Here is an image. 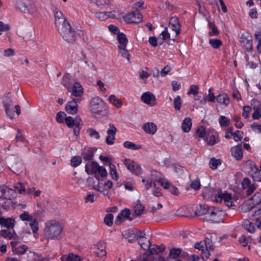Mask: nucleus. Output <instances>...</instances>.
Masks as SVG:
<instances>
[{"instance_id": "f257e3e1", "label": "nucleus", "mask_w": 261, "mask_h": 261, "mask_svg": "<svg viewBox=\"0 0 261 261\" xmlns=\"http://www.w3.org/2000/svg\"><path fill=\"white\" fill-rule=\"evenodd\" d=\"M62 227L59 222L51 220L46 223L44 236L47 240H59L62 238Z\"/></svg>"}, {"instance_id": "f03ea898", "label": "nucleus", "mask_w": 261, "mask_h": 261, "mask_svg": "<svg viewBox=\"0 0 261 261\" xmlns=\"http://www.w3.org/2000/svg\"><path fill=\"white\" fill-rule=\"evenodd\" d=\"M87 182L89 187L100 192L105 196H107L110 198L109 191L107 189H104L103 187L107 186L108 189H111L113 186V183L111 181L108 180L103 184L100 185L98 176L95 175V178L93 177L88 178Z\"/></svg>"}, {"instance_id": "7ed1b4c3", "label": "nucleus", "mask_w": 261, "mask_h": 261, "mask_svg": "<svg viewBox=\"0 0 261 261\" xmlns=\"http://www.w3.org/2000/svg\"><path fill=\"white\" fill-rule=\"evenodd\" d=\"M63 39L69 43H73L76 39V32L71 28L69 23H65L64 25L57 29Z\"/></svg>"}, {"instance_id": "20e7f679", "label": "nucleus", "mask_w": 261, "mask_h": 261, "mask_svg": "<svg viewBox=\"0 0 261 261\" xmlns=\"http://www.w3.org/2000/svg\"><path fill=\"white\" fill-rule=\"evenodd\" d=\"M3 104L5 108L7 115L13 119L14 116V111L13 110V101L10 93H8L4 98Z\"/></svg>"}, {"instance_id": "39448f33", "label": "nucleus", "mask_w": 261, "mask_h": 261, "mask_svg": "<svg viewBox=\"0 0 261 261\" xmlns=\"http://www.w3.org/2000/svg\"><path fill=\"white\" fill-rule=\"evenodd\" d=\"M17 35L25 41H29L34 37L35 32L32 28H21L17 31Z\"/></svg>"}, {"instance_id": "423d86ee", "label": "nucleus", "mask_w": 261, "mask_h": 261, "mask_svg": "<svg viewBox=\"0 0 261 261\" xmlns=\"http://www.w3.org/2000/svg\"><path fill=\"white\" fill-rule=\"evenodd\" d=\"M103 105L101 99L98 97H94L90 102V110L93 113L99 114L102 111Z\"/></svg>"}, {"instance_id": "0eeeda50", "label": "nucleus", "mask_w": 261, "mask_h": 261, "mask_svg": "<svg viewBox=\"0 0 261 261\" xmlns=\"http://www.w3.org/2000/svg\"><path fill=\"white\" fill-rule=\"evenodd\" d=\"M123 17L127 23H137L141 21L142 19L141 14L138 11L132 12Z\"/></svg>"}, {"instance_id": "6e6552de", "label": "nucleus", "mask_w": 261, "mask_h": 261, "mask_svg": "<svg viewBox=\"0 0 261 261\" xmlns=\"http://www.w3.org/2000/svg\"><path fill=\"white\" fill-rule=\"evenodd\" d=\"M117 129L113 124L110 123L109 128L107 131V136L106 139V142L108 145H113L115 140V135Z\"/></svg>"}, {"instance_id": "1a4fd4ad", "label": "nucleus", "mask_w": 261, "mask_h": 261, "mask_svg": "<svg viewBox=\"0 0 261 261\" xmlns=\"http://www.w3.org/2000/svg\"><path fill=\"white\" fill-rule=\"evenodd\" d=\"M221 212L215 208H211V212L208 216H206L207 221H211L215 223H220L223 221V219L220 217Z\"/></svg>"}, {"instance_id": "9d476101", "label": "nucleus", "mask_w": 261, "mask_h": 261, "mask_svg": "<svg viewBox=\"0 0 261 261\" xmlns=\"http://www.w3.org/2000/svg\"><path fill=\"white\" fill-rule=\"evenodd\" d=\"M141 99L145 103L150 106H154L156 104L155 96L149 92L144 93L141 96Z\"/></svg>"}, {"instance_id": "9b49d317", "label": "nucleus", "mask_w": 261, "mask_h": 261, "mask_svg": "<svg viewBox=\"0 0 261 261\" xmlns=\"http://www.w3.org/2000/svg\"><path fill=\"white\" fill-rule=\"evenodd\" d=\"M169 27L172 31L175 32V37L176 38L180 34L181 28V25L177 17L173 16L171 18L169 21Z\"/></svg>"}, {"instance_id": "f8f14e48", "label": "nucleus", "mask_w": 261, "mask_h": 261, "mask_svg": "<svg viewBox=\"0 0 261 261\" xmlns=\"http://www.w3.org/2000/svg\"><path fill=\"white\" fill-rule=\"evenodd\" d=\"M18 243L19 241L17 240L11 242L13 252L18 254H24L27 251L28 247L24 245L17 247Z\"/></svg>"}, {"instance_id": "ddd939ff", "label": "nucleus", "mask_w": 261, "mask_h": 261, "mask_svg": "<svg viewBox=\"0 0 261 261\" xmlns=\"http://www.w3.org/2000/svg\"><path fill=\"white\" fill-rule=\"evenodd\" d=\"M55 24L57 29L64 25L65 23H69L65 17L60 11H56L55 13Z\"/></svg>"}, {"instance_id": "4468645a", "label": "nucleus", "mask_w": 261, "mask_h": 261, "mask_svg": "<svg viewBox=\"0 0 261 261\" xmlns=\"http://www.w3.org/2000/svg\"><path fill=\"white\" fill-rule=\"evenodd\" d=\"M17 5L21 11L24 13L30 12L31 10L30 0H18Z\"/></svg>"}, {"instance_id": "2eb2a0df", "label": "nucleus", "mask_w": 261, "mask_h": 261, "mask_svg": "<svg viewBox=\"0 0 261 261\" xmlns=\"http://www.w3.org/2000/svg\"><path fill=\"white\" fill-rule=\"evenodd\" d=\"M65 121L66 125L69 128H73L75 125H83L82 121L79 116L75 117V119L69 116L65 118Z\"/></svg>"}, {"instance_id": "dca6fc26", "label": "nucleus", "mask_w": 261, "mask_h": 261, "mask_svg": "<svg viewBox=\"0 0 261 261\" xmlns=\"http://www.w3.org/2000/svg\"><path fill=\"white\" fill-rule=\"evenodd\" d=\"M93 253L98 257H102L106 255L105 247L101 243L95 245L93 248Z\"/></svg>"}, {"instance_id": "f3484780", "label": "nucleus", "mask_w": 261, "mask_h": 261, "mask_svg": "<svg viewBox=\"0 0 261 261\" xmlns=\"http://www.w3.org/2000/svg\"><path fill=\"white\" fill-rule=\"evenodd\" d=\"M99 166L96 162H88L85 166V171L88 174H95L97 173Z\"/></svg>"}, {"instance_id": "a211bd4d", "label": "nucleus", "mask_w": 261, "mask_h": 261, "mask_svg": "<svg viewBox=\"0 0 261 261\" xmlns=\"http://www.w3.org/2000/svg\"><path fill=\"white\" fill-rule=\"evenodd\" d=\"M232 156L237 160L240 161L243 158L242 147L241 145L232 147L230 149Z\"/></svg>"}, {"instance_id": "6ab92c4d", "label": "nucleus", "mask_w": 261, "mask_h": 261, "mask_svg": "<svg viewBox=\"0 0 261 261\" xmlns=\"http://www.w3.org/2000/svg\"><path fill=\"white\" fill-rule=\"evenodd\" d=\"M213 208V207H209L207 205L200 204L196 210L195 214L198 216L206 215V216H207L211 212V208Z\"/></svg>"}, {"instance_id": "aec40b11", "label": "nucleus", "mask_w": 261, "mask_h": 261, "mask_svg": "<svg viewBox=\"0 0 261 261\" xmlns=\"http://www.w3.org/2000/svg\"><path fill=\"white\" fill-rule=\"evenodd\" d=\"M250 183L251 181L248 177H245L242 182V186L243 189L248 188L247 190V194L248 195H251L255 189V187L254 185H251Z\"/></svg>"}, {"instance_id": "412c9836", "label": "nucleus", "mask_w": 261, "mask_h": 261, "mask_svg": "<svg viewBox=\"0 0 261 261\" xmlns=\"http://www.w3.org/2000/svg\"><path fill=\"white\" fill-rule=\"evenodd\" d=\"M142 129L144 132L150 135H153L157 130V126L153 122H147L142 125Z\"/></svg>"}, {"instance_id": "4be33fe9", "label": "nucleus", "mask_w": 261, "mask_h": 261, "mask_svg": "<svg viewBox=\"0 0 261 261\" xmlns=\"http://www.w3.org/2000/svg\"><path fill=\"white\" fill-rule=\"evenodd\" d=\"M77 103L74 100H72L67 103L66 106V111L70 114H75L77 112Z\"/></svg>"}, {"instance_id": "5701e85b", "label": "nucleus", "mask_w": 261, "mask_h": 261, "mask_svg": "<svg viewBox=\"0 0 261 261\" xmlns=\"http://www.w3.org/2000/svg\"><path fill=\"white\" fill-rule=\"evenodd\" d=\"M71 93L75 97H79L82 95L83 88L80 83H74L71 89Z\"/></svg>"}, {"instance_id": "b1692460", "label": "nucleus", "mask_w": 261, "mask_h": 261, "mask_svg": "<svg viewBox=\"0 0 261 261\" xmlns=\"http://www.w3.org/2000/svg\"><path fill=\"white\" fill-rule=\"evenodd\" d=\"M14 220L11 218H0V224L3 227H5L8 229H12L14 226Z\"/></svg>"}, {"instance_id": "393cba45", "label": "nucleus", "mask_w": 261, "mask_h": 261, "mask_svg": "<svg viewBox=\"0 0 261 261\" xmlns=\"http://www.w3.org/2000/svg\"><path fill=\"white\" fill-rule=\"evenodd\" d=\"M240 42L241 44L248 51H250L252 49V41L242 35L241 37Z\"/></svg>"}, {"instance_id": "a878e982", "label": "nucleus", "mask_w": 261, "mask_h": 261, "mask_svg": "<svg viewBox=\"0 0 261 261\" xmlns=\"http://www.w3.org/2000/svg\"><path fill=\"white\" fill-rule=\"evenodd\" d=\"M232 197L230 194L228 193H223L222 191H219L216 196V201L224 200V202L231 200Z\"/></svg>"}, {"instance_id": "bb28decb", "label": "nucleus", "mask_w": 261, "mask_h": 261, "mask_svg": "<svg viewBox=\"0 0 261 261\" xmlns=\"http://www.w3.org/2000/svg\"><path fill=\"white\" fill-rule=\"evenodd\" d=\"M117 40L119 42L118 48H122V47H126L128 42V40L126 38V36L123 33H118Z\"/></svg>"}, {"instance_id": "cd10ccee", "label": "nucleus", "mask_w": 261, "mask_h": 261, "mask_svg": "<svg viewBox=\"0 0 261 261\" xmlns=\"http://www.w3.org/2000/svg\"><path fill=\"white\" fill-rule=\"evenodd\" d=\"M217 101L224 106H227L229 103V99L228 96L224 93L220 94L216 97Z\"/></svg>"}, {"instance_id": "c85d7f7f", "label": "nucleus", "mask_w": 261, "mask_h": 261, "mask_svg": "<svg viewBox=\"0 0 261 261\" xmlns=\"http://www.w3.org/2000/svg\"><path fill=\"white\" fill-rule=\"evenodd\" d=\"M192 120L191 118L188 117L185 118L181 124V129L183 132L188 133L191 128L192 126Z\"/></svg>"}, {"instance_id": "c756f323", "label": "nucleus", "mask_w": 261, "mask_h": 261, "mask_svg": "<svg viewBox=\"0 0 261 261\" xmlns=\"http://www.w3.org/2000/svg\"><path fill=\"white\" fill-rule=\"evenodd\" d=\"M148 249H149V252L150 254H156L158 253L164 251L165 246L164 245H161L160 246L155 245L152 246L150 245Z\"/></svg>"}, {"instance_id": "7c9ffc66", "label": "nucleus", "mask_w": 261, "mask_h": 261, "mask_svg": "<svg viewBox=\"0 0 261 261\" xmlns=\"http://www.w3.org/2000/svg\"><path fill=\"white\" fill-rule=\"evenodd\" d=\"M82 156L85 161L91 160L94 156V151L91 148L84 149Z\"/></svg>"}, {"instance_id": "2f4dec72", "label": "nucleus", "mask_w": 261, "mask_h": 261, "mask_svg": "<svg viewBox=\"0 0 261 261\" xmlns=\"http://www.w3.org/2000/svg\"><path fill=\"white\" fill-rule=\"evenodd\" d=\"M144 207L140 203V201L137 200L135 202L134 212L137 216H139L142 214L144 211Z\"/></svg>"}, {"instance_id": "473e14b6", "label": "nucleus", "mask_w": 261, "mask_h": 261, "mask_svg": "<svg viewBox=\"0 0 261 261\" xmlns=\"http://www.w3.org/2000/svg\"><path fill=\"white\" fill-rule=\"evenodd\" d=\"M249 174L254 181H261V170H258V168H257L254 171L250 172Z\"/></svg>"}, {"instance_id": "72a5a7b5", "label": "nucleus", "mask_w": 261, "mask_h": 261, "mask_svg": "<svg viewBox=\"0 0 261 261\" xmlns=\"http://www.w3.org/2000/svg\"><path fill=\"white\" fill-rule=\"evenodd\" d=\"M243 226L249 232H254L255 231V227L252 222H250L248 220H245L243 222Z\"/></svg>"}, {"instance_id": "f704fd0d", "label": "nucleus", "mask_w": 261, "mask_h": 261, "mask_svg": "<svg viewBox=\"0 0 261 261\" xmlns=\"http://www.w3.org/2000/svg\"><path fill=\"white\" fill-rule=\"evenodd\" d=\"M123 146L125 148L131 150H138L141 148V146L139 144H136L130 141H125L123 143Z\"/></svg>"}, {"instance_id": "c9c22d12", "label": "nucleus", "mask_w": 261, "mask_h": 261, "mask_svg": "<svg viewBox=\"0 0 261 261\" xmlns=\"http://www.w3.org/2000/svg\"><path fill=\"white\" fill-rule=\"evenodd\" d=\"M109 167H110V174L112 177V178L117 180L118 179L119 175L117 172L116 167L114 164L112 163L109 164Z\"/></svg>"}, {"instance_id": "e433bc0d", "label": "nucleus", "mask_w": 261, "mask_h": 261, "mask_svg": "<svg viewBox=\"0 0 261 261\" xmlns=\"http://www.w3.org/2000/svg\"><path fill=\"white\" fill-rule=\"evenodd\" d=\"M62 261H81V257L73 253H70L66 257L62 258Z\"/></svg>"}, {"instance_id": "4c0bfd02", "label": "nucleus", "mask_w": 261, "mask_h": 261, "mask_svg": "<svg viewBox=\"0 0 261 261\" xmlns=\"http://www.w3.org/2000/svg\"><path fill=\"white\" fill-rule=\"evenodd\" d=\"M87 133L90 138L98 140L100 138V136L99 133L92 128H89L87 129Z\"/></svg>"}, {"instance_id": "58836bf2", "label": "nucleus", "mask_w": 261, "mask_h": 261, "mask_svg": "<svg viewBox=\"0 0 261 261\" xmlns=\"http://www.w3.org/2000/svg\"><path fill=\"white\" fill-rule=\"evenodd\" d=\"M107 15H108V18H111V19H119L120 18L121 16V13L119 11H109L107 12Z\"/></svg>"}, {"instance_id": "ea45409f", "label": "nucleus", "mask_w": 261, "mask_h": 261, "mask_svg": "<svg viewBox=\"0 0 261 261\" xmlns=\"http://www.w3.org/2000/svg\"><path fill=\"white\" fill-rule=\"evenodd\" d=\"M141 247L144 250L148 249L150 246V242L146 238H143L138 241Z\"/></svg>"}, {"instance_id": "a19ab883", "label": "nucleus", "mask_w": 261, "mask_h": 261, "mask_svg": "<svg viewBox=\"0 0 261 261\" xmlns=\"http://www.w3.org/2000/svg\"><path fill=\"white\" fill-rule=\"evenodd\" d=\"M109 100L117 108H119L122 106V101L120 99H117L114 95H110Z\"/></svg>"}, {"instance_id": "79ce46f5", "label": "nucleus", "mask_w": 261, "mask_h": 261, "mask_svg": "<svg viewBox=\"0 0 261 261\" xmlns=\"http://www.w3.org/2000/svg\"><path fill=\"white\" fill-rule=\"evenodd\" d=\"M221 161L220 159H216L215 158H212L210 160L209 162L210 167L212 170H215L217 168V167L219 165L221 164Z\"/></svg>"}, {"instance_id": "37998d69", "label": "nucleus", "mask_w": 261, "mask_h": 261, "mask_svg": "<svg viewBox=\"0 0 261 261\" xmlns=\"http://www.w3.org/2000/svg\"><path fill=\"white\" fill-rule=\"evenodd\" d=\"M245 168L246 169L249 170L248 172L250 173V172L254 171L257 168L255 166L254 163L251 160H248L244 163Z\"/></svg>"}, {"instance_id": "c03bdc74", "label": "nucleus", "mask_w": 261, "mask_h": 261, "mask_svg": "<svg viewBox=\"0 0 261 261\" xmlns=\"http://www.w3.org/2000/svg\"><path fill=\"white\" fill-rule=\"evenodd\" d=\"M209 43L211 46L215 49L219 48L222 45V41L220 39H210Z\"/></svg>"}, {"instance_id": "a18cd8bd", "label": "nucleus", "mask_w": 261, "mask_h": 261, "mask_svg": "<svg viewBox=\"0 0 261 261\" xmlns=\"http://www.w3.org/2000/svg\"><path fill=\"white\" fill-rule=\"evenodd\" d=\"M82 161V160L81 156H75L71 159V165L73 167H76L81 164Z\"/></svg>"}, {"instance_id": "49530a36", "label": "nucleus", "mask_w": 261, "mask_h": 261, "mask_svg": "<svg viewBox=\"0 0 261 261\" xmlns=\"http://www.w3.org/2000/svg\"><path fill=\"white\" fill-rule=\"evenodd\" d=\"M250 201H252L253 205H257L261 202V193H256L251 197Z\"/></svg>"}, {"instance_id": "de8ad7c7", "label": "nucleus", "mask_w": 261, "mask_h": 261, "mask_svg": "<svg viewBox=\"0 0 261 261\" xmlns=\"http://www.w3.org/2000/svg\"><path fill=\"white\" fill-rule=\"evenodd\" d=\"M208 26L210 29L212 30V31L208 33L210 36H213L214 35L217 36L219 35V32L214 23L210 22L208 23Z\"/></svg>"}, {"instance_id": "09e8293b", "label": "nucleus", "mask_w": 261, "mask_h": 261, "mask_svg": "<svg viewBox=\"0 0 261 261\" xmlns=\"http://www.w3.org/2000/svg\"><path fill=\"white\" fill-rule=\"evenodd\" d=\"M181 253V249L180 248H173L170 251L169 256L172 258H176Z\"/></svg>"}, {"instance_id": "8fccbe9b", "label": "nucleus", "mask_w": 261, "mask_h": 261, "mask_svg": "<svg viewBox=\"0 0 261 261\" xmlns=\"http://www.w3.org/2000/svg\"><path fill=\"white\" fill-rule=\"evenodd\" d=\"M0 236L9 239H11L14 238L13 233L8 230H0Z\"/></svg>"}, {"instance_id": "3c124183", "label": "nucleus", "mask_w": 261, "mask_h": 261, "mask_svg": "<svg viewBox=\"0 0 261 261\" xmlns=\"http://www.w3.org/2000/svg\"><path fill=\"white\" fill-rule=\"evenodd\" d=\"M20 219L23 221H32L33 219V217L29 214L28 212H24L19 215Z\"/></svg>"}, {"instance_id": "603ef678", "label": "nucleus", "mask_w": 261, "mask_h": 261, "mask_svg": "<svg viewBox=\"0 0 261 261\" xmlns=\"http://www.w3.org/2000/svg\"><path fill=\"white\" fill-rule=\"evenodd\" d=\"M219 123L221 127L227 126L229 125L230 119L224 116H221L219 119Z\"/></svg>"}, {"instance_id": "864d4df0", "label": "nucleus", "mask_w": 261, "mask_h": 261, "mask_svg": "<svg viewBox=\"0 0 261 261\" xmlns=\"http://www.w3.org/2000/svg\"><path fill=\"white\" fill-rule=\"evenodd\" d=\"M113 215L111 214H108L106 215L104 218V222L105 223L109 226H111L112 225L113 223Z\"/></svg>"}, {"instance_id": "5fc2aeb1", "label": "nucleus", "mask_w": 261, "mask_h": 261, "mask_svg": "<svg viewBox=\"0 0 261 261\" xmlns=\"http://www.w3.org/2000/svg\"><path fill=\"white\" fill-rule=\"evenodd\" d=\"M130 171L136 175H139L141 174L142 170L139 164L134 163L133 168Z\"/></svg>"}, {"instance_id": "6e6d98bb", "label": "nucleus", "mask_w": 261, "mask_h": 261, "mask_svg": "<svg viewBox=\"0 0 261 261\" xmlns=\"http://www.w3.org/2000/svg\"><path fill=\"white\" fill-rule=\"evenodd\" d=\"M156 181L165 189H168L170 187V183L164 178H160L158 179Z\"/></svg>"}, {"instance_id": "4d7b16f0", "label": "nucleus", "mask_w": 261, "mask_h": 261, "mask_svg": "<svg viewBox=\"0 0 261 261\" xmlns=\"http://www.w3.org/2000/svg\"><path fill=\"white\" fill-rule=\"evenodd\" d=\"M14 191L17 192L20 194L24 193L25 188L21 183H17L16 185L14 186Z\"/></svg>"}, {"instance_id": "13d9d810", "label": "nucleus", "mask_w": 261, "mask_h": 261, "mask_svg": "<svg viewBox=\"0 0 261 261\" xmlns=\"http://www.w3.org/2000/svg\"><path fill=\"white\" fill-rule=\"evenodd\" d=\"M173 105L174 108L179 111L180 109L181 106V102L180 97L179 96H177L175 99H174Z\"/></svg>"}, {"instance_id": "bf43d9fd", "label": "nucleus", "mask_w": 261, "mask_h": 261, "mask_svg": "<svg viewBox=\"0 0 261 261\" xmlns=\"http://www.w3.org/2000/svg\"><path fill=\"white\" fill-rule=\"evenodd\" d=\"M30 223V226L31 227L32 231L33 233H36L39 229L38 227V222L36 219H33Z\"/></svg>"}, {"instance_id": "052dcab7", "label": "nucleus", "mask_w": 261, "mask_h": 261, "mask_svg": "<svg viewBox=\"0 0 261 261\" xmlns=\"http://www.w3.org/2000/svg\"><path fill=\"white\" fill-rule=\"evenodd\" d=\"M251 106L254 111L258 110L261 108V103L257 99H253L251 101Z\"/></svg>"}, {"instance_id": "680f3d73", "label": "nucleus", "mask_w": 261, "mask_h": 261, "mask_svg": "<svg viewBox=\"0 0 261 261\" xmlns=\"http://www.w3.org/2000/svg\"><path fill=\"white\" fill-rule=\"evenodd\" d=\"M118 48L122 57L126 58L128 61H129V54L128 51L125 48V47Z\"/></svg>"}, {"instance_id": "e2e57ef3", "label": "nucleus", "mask_w": 261, "mask_h": 261, "mask_svg": "<svg viewBox=\"0 0 261 261\" xmlns=\"http://www.w3.org/2000/svg\"><path fill=\"white\" fill-rule=\"evenodd\" d=\"M95 15L96 17L100 20H105L108 19V15H107L106 11L97 12L95 13Z\"/></svg>"}, {"instance_id": "0e129e2a", "label": "nucleus", "mask_w": 261, "mask_h": 261, "mask_svg": "<svg viewBox=\"0 0 261 261\" xmlns=\"http://www.w3.org/2000/svg\"><path fill=\"white\" fill-rule=\"evenodd\" d=\"M62 84L63 85L67 88L69 91H70V79L68 76H64L62 78Z\"/></svg>"}, {"instance_id": "69168bd1", "label": "nucleus", "mask_w": 261, "mask_h": 261, "mask_svg": "<svg viewBox=\"0 0 261 261\" xmlns=\"http://www.w3.org/2000/svg\"><path fill=\"white\" fill-rule=\"evenodd\" d=\"M160 37L164 40L170 39V35L169 33L168 32V29L167 28H166L165 30L161 33L160 35Z\"/></svg>"}, {"instance_id": "338daca9", "label": "nucleus", "mask_w": 261, "mask_h": 261, "mask_svg": "<svg viewBox=\"0 0 261 261\" xmlns=\"http://www.w3.org/2000/svg\"><path fill=\"white\" fill-rule=\"evenodd\" d=\"M199 87L197 85H193L190 86V90L188 92V95L193 94L196 95L198 92Z\"/></svg>"}, {"instance_id": "774afa93", "label": "nucleus", "mask_w": 261, "mask_h": 261, "mask_svg": "<svg viewBox=\"0 0 261 261\" xmlns=\"http://www.w3.org/2000/svg\"><path fill=\"white\" fill-rule=\"evenodd\" d=\"M120 214L121 215V216H122V217L124 219H129L130 221L132 220V219L129 218L130 211L129 209L125 208L122 211H121V213Z\"/></svg>"}]
</instances>
